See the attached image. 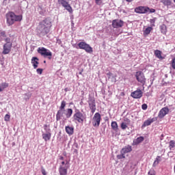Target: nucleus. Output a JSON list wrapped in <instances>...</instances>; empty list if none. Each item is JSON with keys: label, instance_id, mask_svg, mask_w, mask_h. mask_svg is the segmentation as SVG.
<instances>
[{"label": "nucleus", "instance_id": "22", "mask_svg": "<svg viewBox=\"0 0 175 175\" xmlns=\"http://www.w3.org/2000/svg\"><path fill=\"white\" fill-rule=\"evenodd\" d=\"M121 151L124 154H128V152H131V151H132V146H129L127 147L123 148Z\"/></svg>", "mask_w": 175, "mask_h": 175}, {"label": "nucleus", "instance_id": "44", "mask_svg": "<svg viewBox=\"0 0 175 175\" xmlns=\"http://www.w3.org/2000/svg\"><path fill=\"white\" fill-rule=\"evenodd\" d=\"M147 107H148L147 104H143L142 105V110H147Z\"/></svg>", "mask_w": 175, "mask_h": 175}, {"label": "nucleus", "instance_id": "6", "mask_svg": "<svg viewBox=\"0 0 175 175\" xmlns=\"http://www.w3.org/2000/svg\"><path fill=\"white\" fill-rule=\"evenodd\" d=\"M135 77L136 80L138 81V83H140L142 85H144L146 84V77L144 76V73L142 71H137L135 73Z\"/></svg>", "mask_w": 175, "mask_h": 175}, {"label": "nucleus", "instance_id": "13", "mask_svg": "<svg viewBox=\"0 0 175 175\" xmlns=\"http://www.w3.org/2000/svg\"><path fill=\"white\" fill-rule=\"evenodd\" d=\"M131 96L134 98V99H140V98L143 96V92H142L140 89H137L131 93Z\"/></svg>", "mask_w": 175, "mask_h": 175}, {"label": "nucleus", "instance_id": "36", "mask_svg": "<svg viewBox=\"0 0 175 175\" xmlns=\"http://www.w3.org/2000/svg\"><path fill=\"white\" fill-rule=\"evenodd\" d=\"M65 106H66V102L65 100L62 101L60 109L61 110L65 109Z\"/></svg>", "mask_w": 175, "mask_h": 175}, {"label": "nucleus", "instance_id": "18", "mask_svg": "<svg viewBox=\"0 0 175 175\" xmlns=\"http://www.w3.org/2000/svg\"><path fill=\"white\" fill-rule=\"evenodd\" d=\"M144 142V137H137L134 142L133 144L134 146H137V144H140V143Z\"/></svg>", "mask_w": 175, "mask_h": 175}, {"label": "nucleus", "instance_id": "51", "mask_svg": "<svg viewBox=\"0 0 175 175\" xmlns=\"http://www.w3.org/2000/svg\"><path fill=\"white\" fill-rule=\"evenodd\" d=\"M67 110H72V109H68Z\"/></svg>", "mask_w": 175, "mask_h": 175}, {"label": "nucleus", "instance_id": "14", "mask_svg": "<svg viewBox=\"0 0 175 175\" xmlns=\"http://www.w3.org/2000/svg\"><path fill=\"white\" fill-rule=\"evenodd\" d=\"M88 104L90 110H96V105H95V98L92 96H89Z\"/></svg>", "mask_w": 175, "mask_h": 175}, {"label": "nucleus", "instance_id": "52", "mask_svg": "<svg viewBox=\"0 0 175 175\" xmlns=\"http://www.w3.org/2000/svg\"><path fill=\"white\" fill-rule=\"evenodd\" d=\"M44 63L46 64V61H44Z\"/></svg>", "mask_w": 175, "mask_h": 175}, {"label": "nucleus", "instance_id": "8", "mask_svg": "<svg viewBox=\"0 0 175 175\" xmlns=\"http://www.w3.org/2000/svg\"><path fill=\"white\" fill-rule=\"evenodd\" d=\"M69 169V164L68 161L66 162L65 166L59 165V175H68V170Z\"/></svg>", "mask_w": 175, "mask_h": 175}, {"label": "nucleus", "instance_id": "45", "mask_svg": "<svg viewBox=\"0 0 175 175\" xmlns=\"http://www.w3.org/2000/svg\"><path fill=\"white\" fill-rule=\"evenodd\" d=\"M148 12L150 13H155V9H154V8L150 9L149 8V11Z\"/></svg>", "mask_w": 175, "mask_h": 175}, {"label": "nucleus", "instance_id": "37", "mask_svg": "<svg viewBox=\"0 0 175 175\" xmlns=\"http://www.w3.org/2000/svg\"><path fill=\"white\" fill-rule=\"evenodd\" d=\"M96 5H98V6H100V5H103V0H95Z\"/></svg>", "mask_w": 175, "mask_h": 175}, {"label": "nucleus", "instance_id": "26", "mask_svg": "<svg viewBox=\"0 0 175 175\" xmlns=\"http://www.w3.org/2000/svg\"><path fill=\"white\" fill-rule=\"evenodd\" d=\"M111 126L115 132H117L118 131V124H117V122H112Z\"/></svg>", "mask_w": 175, "mask_h": 175}, {"label": "nucleus", "instance_id": "33", "mask_svg": "<svg viewBox=\"0 0 175 175\" xmlns=\"http://www.w3.org/2000/svg\"><path fill=\"white\" fill-rule=\"evenodd\" d=\"M155 21H157V18H154L152 19H150V24H151V27H155Z\"/></svg>", "mask_w": 175, "mask_h": 175}, {"label": "nucleus", "instance_id": "5", "mask_svg": "<svg viewBox=\"0 0 175 175\" xmlns=\"http://www.w3.org/2000/svg\"><path fill=\"white\" fill-rule=\"evenodd\" d=\"M102 120V116H100V113H96L92 118V125L95 128L99 127V125H100V121Z\"/></svg>", "mask_w": 175, "mask_h": 175}, {"label": "nucleus", "instance_id": "4", "mask_svg": "<svg viewBox=\"0 0 175 175\" xmlns=\"http://www.w3.org/2000/svg\"><path fill=\"white\" fill-rule=\"evenodd\" d=\"M76 49H80L81 50H85L86 53L91 54L92 53V47L90 44H87L85 42H80L78 43L77 46H75Z\"/></svg>", "mask_w": 175, "mask_h": 175}, {"label": "nucleus", "instance_id": "53", "mask_svg": "<svg viewBox=\"0 0 175 175\" xmlns=\"http://www.w3.org/2000/svg\"><path fill=\"white\" fill-rule=\"evenodd\" d=\"M57 114H59V111L57 112Z\"/></svg>", "mask_w": 175, "mask_h": 175}, {"label": "nucleus", "instance_id": "9", "mask_svg": "<svg viewBox=\"0 0 175 175\" xmlns=\"http://www.w3.org/2000/svg\"><path fill=\"white\" fill-rule=\"evenodd\" d=\"M135 13H139V14H145L146 13H148L150 12V8L139 6L135 9Z\"/></svg>", "mask_w": 175, "mask_h": 175}, {"label": "nucleus", "instance_id": "48", "mask_svg": "<svg viewBox=\"0 0 175 175\" xmlns=\"http://www.w3.org/2000/svg\"><path fill=\"white\" fill-rule=\"evenodd\" d=\"M59 160H60V161H64V157L60 156V157H59Z\"/></svg>", "mask_w": 175, "mask_h": 175}, {"label": "nucleus", "instance_id": "34", "mask_svg": "<svg viewBox=\"0 0 175 175\" xmlns=\"http://www.w3.org/2000/svg\"><path fill=\"white\" fill-rule=\"evenodd\" d=\"M4 40L5 42V44H13V43L10 42V38H5Z\"/></svg>", "mask_w": 175, "mask_h": 175}, {"label": "nucleus", "instance_id": "38", "mask_svg": "<svg viewBox=\"0 0 175 175\" xmlns=\"http://www.w3.org/2000/svg\"><path fill=\"white\" fill-rule=\"evenodd\" d=\"M120 126H121V129L123 130H125L126 128H128V125H126V123L125 122H122Z\"/></svg>", "mask_w": 175, "mask_h": 175}, {"label": "nucleus", "instance_id": "40", "mask_svg": "<svg viewBox=\"0 0 175 175\" xmlns=\"http://www.w3.org/2000/svg\"><path fill=\"white\" fill-rule=\"evenodd\" d=\"M5 121H10V115L6 114L4 117Z\"/></svg>", "mask_w": 175, "mask_h": 175}, {"label": "nucleus", "instance_id": "21", "mask_svg": "<svg viewBox=\"0 0 175 175\" xmlns=\"http://www.w3.org/2000/svg\"><path fill=\"white\" fill-rule=\"evenodd\" d=\"M9 87V83L6 82H3L0 83V92H2L5 88H8Z\"/></svg>", "mask_w": 175, "mask_h": 175}, {"label": "nucleus", "instance_id": "12", "mask_svg": "<svg viewBox=\"0 0 175 175\" xmlns=\"http://www.w3.org/2000/svg\"><path fill=\"white\" fill-rule=\"evenodd\" d=\"M157 120H158V118H157V117H154L152 118H148L142 124V129L146 128V126H150V125H151V124H152V122H155V121H157Z\"/></svg>", "mask_w": 175, "mask_h": 175}, {"label": "nucleus", "instance_id": "47", "mask_svg": "<svg viewBox=\"0 0 175 175\" xmlns=\"http://www.w3.org/2000/svg\"><path fill=\"white\" fill-rule=\"evenodd\" d=\"M161 110H169V108L167 107H163L161 109Z\"/></svg>", "mask_w": 175, "mask_h": 175}, {"label": "nucleus", "instance_id": "42", "mask_svg": "<svg viewBox=\"0 0 175 175\" xmlns=\"http://www.w3.org/2000/svg\"><path fill=\"white\" fill-rule=\"evenodd\" d=\"M41 172L43 175H47V172H46V170H44L43 167L41 168Z\"/></svg>", "mask_w": 175, "mask_h": 175}, {"label": "nucleus", "instance_id": "17", "mask_svg": "<svg viewBox=\"0 0 175 175\" xmlns=\"http://www.w3.org/2000/svg\"><path fill=\"white\" fill-rule=\"evenodd\" d=\"M42 139L44 142H49L51 139V131L46 132L42 134Z\"/></svg>", "mask_w": 175, "mask_h": 175}, {"label": "nucleus", "instance_id": "1", "mask_svg": "<svg viewBox=\"0 0 175 175\" xmlns=\"http://www.w3.org/2000/svg\"><path fill=\"white\" fill-rule=\"evenodd\" d=\"M51 19L50 18H46L40 22L38 27V33L40 36H44L50 32V28H51Z\"/></svg>", "mask_w": 175, "mask_h": 175}, {"label": "nucleus", "instance_id": "27", "mask_svg": "<svg viewBox=\"0 0 175 175\" xmlns=\"http://www.w3.org/2000/svg\"><path fill=\"white\" fill-rule=\"evenodd\" d=\"M3 38H6V31H0V42H2V40H3Z\"/></svg>", "mask_w": 175, "mask_h": 175}, {"label": "nucleus", "instance_id": "24", "mask_svg": "<svg viewBox=\"0 0 175 175\" xmlns=\"http://www.w3.org/2000/svg\"><path fill=\"white\" fill-rule=\"evenodd\" d=\"M154 55H156L157 58H159V59H163V57H162V52L159 50H156L154 51Z\"/></svg>", "mask_w": 175, "mask_h": 175}, {"label": "nucleus", "instance_id": "41", "mask_svg": "<svg viewBox=\"0 0 175 175\" xmlns=\"http://www.w3.org/2000/svg\"><path fill=\"white\" fill-rule=\"evenodd\" d=\"M36 72H37L38 75H42V73H43V69H42V68H38V69L36 70Z\"/></svg>", "mask_w": 175, "mask_h": 175}, {"label": "nucleus", "instance_id": "25", "mask_svg": "<svg viewBox=\"0 0 175 175\" xmlns=\"http://www.w3.org/2000/svg\"><path fill=\"white\" fill-rule=\"evenodd\" d=\"M152 31V27H148L144 31V35L146 36L147 35H150V33Z\"/></svg>", "mask_w": 175, "mask_h": 175}, {"label": "nucleus", "instance_id": "29", "mask_svg": "<svg viewBox=\"0 0 175 175\" xmlns=\"http://www.w3.org/2000/svg\"><path fill=\"white\" fill-rule=\"evenodd\" d=\"M169 148L170 150H173V148H174L175 147V141L174 140H171L169 142Z\"/></svg>", "mask_w": 175, "mask_h": 175}, {"label": "nucleus", "instance_id": "2", "mask_svg": "<svg viewBox=\"0 0 175 175\" xmlns=\"http://www.w3.org/2000/svg\"><path fill=\"white\" fill-rule=\"evenodd\" d=\"M23 20V15H16L14 12H10L7 14V24L10 26L13 25L17 21Z\"/></svg>", "mask_w": 175, "mask_h": 175}, {"label": "nucleus", "instance_id": "49", "mask_svg": "<svg viewBox=\"0 0 175 175\" xmlns=\"http://www.w3.org/2000/svg\"><path fill=\"white\" fill-rule=\"evenodd\" d=\"M126 2H132V1H133V0H126Z\"/></svg>", "mask_w": 175, "mask_h": 175}, {"label": "nucleus", "instance_id": "15", "mask_svg": "<svg viewBox=\"0 0 175 175\" xmlns=\"http://www.w3.org/2000/svg\"><path fill=\"white\" fill-rule=\"evenodd\" d=\"M12 46H13V44H4L3 46V54L4 55H6V54H9L12 50Z\"/></svg>", "mask_w": 175, "mask_h": 175}, {"label": "nucleus", "instance_id": "31", "mask_svg": "<svg viewBox=\"0 0 175 175\" xmlns=\"http://www.w3.org/2000/svg\"><path fill=\"white\" fill-rule=\"evenodd\" d=\"M160 1L165 6H167L170 4V0H160Z\"/></svg>", "mask_w": 175, "mask_h": 175}, {"label": "nucleus", "instance_id": "28", "mask_svg": "<svg viewBox=\"0 0 175 175\" xmlns=\"http://www.w3.org/2000/svg\"><path fill=\"white\" fill-rule=\"evenodd\" d=\"M161 157L160 156H157L155 161L153 163V166H157V165L159 164V162H161Z\"/></svg>", "mask_w": 175, "mask_h": 175}, {"label": "nucleus", "instance_id": "20", "mask_svg": "<svg viewBox=\"0 0 175 175\" xmlns=\"http://www.w3.org/2000/svg\"><path fill=\"white\" fill-rule=\"evenodd\" d=\"M75 131V129L72 126H66V132L68 133V135H73V132Z\"/></svg>", "mask_w": 175, "mask_h": 175}, {"label": "nucleus", "instance_id": "30", "mask_svg": "<svg viewBox=\"0 0 175 175\" xmlns=\"http://www.w3.org/2000/svg\"><path fill=\"white\" fill-rule=\"evenodd\" d=\"M116 158L118 159H124L125 158V153H124L122 150H121V154H118L116 156Z\"/></svg>", "mask_w": 175, "mask_h": 175}, {"label": "nucleus", "instance_id": "39", "mask_svg": "<svg viewBox=\"0 0 175 175\" xmlns=\"http://www.w3.org/2000/svg\"><path fill=\"white\" fill-rule=\"evenodd\" d=\"M73 113V111L72 110H68L66 113V117L67 118H69V117H70V116H72Z\"/></svg>", "mask_w": 175, "mask_h": 175}, {"label": "nucleus", "instance_id": "54", "mask_svg": "<svg viewBox=\"0 0 175 175\" xmlns=\"http://www.w3.org/2000/svg\"><path fill=\"white\" fill-rule=\"evenodd\" d=\"M122 95H124V93H122Z\"/></svg>", "mask_w": 175, "mask_h": 175}, {"label": "nucleus", "instance_id": "19", "mask_svg": "<svg viewBox=\"0 0 175 175\" xmlns=\"http://www.w3.org/2000/svg\"><path fill=\"white\" fill-rule=\"evenodd\" d=\"M167 113H169V110H160L158 117L159 118H163V117H165Z\"/></svg>", "mask_w": 175, "mask_h": 175}, {"label": "nucleus", "instance_id": "43", "mask_svg": "<svg viewBox=\"0 0 175 175\" xmlns=\"http://www.w3.org/2000/svg\"><path fill=\"white\" fill-rule=\"evenodd\" d=\"M38 12H39L40 14H41V15L44 14V11H42V8H40V7H39V8H38Z\"/></svg>", "mask_w": 175, "mask_h": 175}, {"label": "nucleus", "instance_id": "3", "mask_svg": "<svg viewBox=\"0 0 175 175\" xmlns=\"http://www.w3.org/2000/svg\"><path fill=\"white\" fill-rule=\"evenodd\" d=\"M38 54H40L42 57L44 58H49V59H51V57H53V53L51 52L50 50L44 48V47H39L37 49Z\"/></svg>", "mask_w": 175, "mask_h": 175}, {"label": "nucleus", "instance_id": "35", "mask_svg": "<svg viewBox=\"0 0 175 175\" xmlns=\"http://www.w3.org/2000/svg\"><path fill=\"white\" fill-rule=\"evenodd\" d=\"M148 175H157V172L154 170V169H150L148 173Z\"/></svg>", "mask_w": 175, "mask_h": 175}, {"label": "nucleus", "instance_id": "50", "mask_svg": "<svg viewBox=\"0 0 175 175\" xmlns=\"http://www.w3.org/2000/svg\"><path fill=\"white\" fill-rule=\"evenodd\" d=\"M29 98H31V96L29 94L27 99H29Z\"/></svg>", "mask_w": 175, "mask_h": 175}, {"label": "nucleus", "instance_id": "16", "mask_svg": "<svg viewBox=\"0 0 175 175\" xmlns=\"http://www.w3.org/2000/svg\"><path fill=\"white\" fill-rule=\"evenodd\" d=\"M31 64L33 65V69H36L39 65V58L33 57L31 58Z\"/></svg>", "mask_w": 175, "mask_h": 175}, {"label": "nucleus", "instance_id": "23", "mask_svg": "<svg viewBox=\"0 0 175 175\" xmlns=\"http://www.w3.org/2000/svg\"><path fill=\"white\" fill-rule=\"evenodd\" d=\"M160 30L161 33H163V35L166 34L167 32V28L166 27V25L165 24H163L160 26Z\"/></svg>", "mask_w": 175, "mask_h": 175}, {"label": "nucleus", "instance_id": "46", "mask_svg": "<svg viewBox=\"0 0 175 175\" xmlns=\"http://www.w3.org/2000/svg\"><path fill=\"white\" fill-rule=\"evenodd\" d=\"M66 165V163L65 161H62L60 166H65Z\"/></svg>", "mask_w": 175, "mask_h": 175}, {"label": "nucleus", "instance_id": "32", "mask_svg": "<svg viewBox=\"0 0 175 175\" xmlns=\"http://www.w3.org/2000/svg\"><path fill=\"white\" fill-rule=\"evenodd\" d=\"M44 129L45 132H51V129H50V125L44 124Z\"/></svg>", "mask_w": 175, "mask_h": 175}, {"label": "nucleus", "instance_id": "7", "mask_svg": "<svg viewBox=\"0 0 175 175\" xmlns=\"http://www.w3.org/2000/svg\"><path fill=\"white\" fill-rule=\"evenodd\" d=\"M59 5H62L67 12H69L70 14L73 13V9L69 2L66 1V0H58Z\"/></svg>", "mask_w": 175, "mask_h": 175}, {"label": "nucleus", "instance_id": "11", "mask_svg": "<svg viewBox=\"0 0 175 175\" xmlns=\"http://www.w3.org/2000/svg\"><path fill=\"white\" fill-rule=\"evenodd\" d=\"M112 27L113 28H121L124 27V22L122 20L115 19L112 21Z\"/></svg>", "mask_w": 175, "mask_h": 175}, {"label": "nucleus", "instance_id": "10", "mask_svg": "<svg viewBox=\"0 0 175 175\" xmlns=\"http://www.w3.org/2000/svg\"><path fill=\"white\" fill-rule=\"evenodd\" d=\"M74 118L78 122H84V120H85V115L83 114V113L78 111L74 115Z\"/></svg>", "mask_w": 175, "mask_h": 175}]
</instances>
